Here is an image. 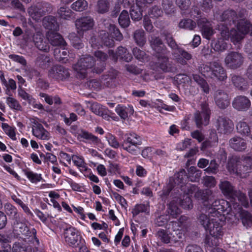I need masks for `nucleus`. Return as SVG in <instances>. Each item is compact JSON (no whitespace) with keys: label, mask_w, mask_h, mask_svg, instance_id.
Segmentation results:
<instances>
[{"label":"nucleus","mask_w":252,"mask_h":252,"mask_svg":"<svg viewBox=\"0 0 252 252\" xmlns=\"http://www.w3.org/2000/svg\"><path fill=\"white\" fill-rule=\"evenodd\" d=\"M195 196L202 201V210L205 211L204 213L198 215L197 220L206 230L214 221L213 220L215 219L213 215H215L214 212H218L220 215L227 211L228 202L218 199L215 192L210 189L198 190L196 192Z\"/></svg>","instance_id":"obj_1"},{"label":"nucleus","mask_w":252,"mask_h":252,"mask_svg":"<svg viewBox=\"0 0 252 252\" xmlns=\"http://www.w3.org/2000/svg\"><path fill=\"white\" fill-rule=\"evenodd\" d=\"M226 168L231 174H235L241 178H246L252 171V158L233 157L229 158Z\"/></svg>","instance_id":"obj_2"},{"label":"nucleus","mask_w":252,"mask_h":252,"mask_svg":"<svg viewBox=\"0 0 252 252\" xmlns=\"http://www.w3.org/2000/svg\"><path fill=\"white\" fill-rule=\"evenodd\" d=\"M214 213L215 215H213L215 217V219L213 220L214 221L206 229L207 231L209 232L211 237L206 238L205 243L210 247L218 246L223 235L222 226L224 224L223 221V219L224 218V216L222 214L219 215L218 212Z\"/></svg>","instance_id":"obj_3"},{"label":"nucleus","mask_w":252,"mask_h":252,"mask_svg":"<svg viewBox=\"0 0 252 252\" xmlns=\"http://www.w3.org/2000/svg\"><path fill=\"white\" fill-rule=\"evenodd\" d=\"M199 72L206 77L219 81H223L227 78L226 72L218 62H212L209 64H201L198 68Z\"/></svg>","instance_id":"obj_4"},{"label":"nucleus","mask_w":252,"mask_h":252,"mask_svg":"<svg viewBox=\"0 0 252 252\" xmlns=\"http://www.w3.org/2000/svg\"><path fill=\"white\" fill-rule=\"evenodd\" d=\"M12 226L15 236L17 238L22 236L27 238H31V241L34 246L36 247L39 245V241L36 236V230L35 228L30 229L24 222L20 220V218L14 220Z\"/></svg>","instance_id":"obj_5"},{"label":"nucleus","mask_w":252,"mask_h":252,"mask_svg":"<svg viewBox=\"0 0 252 252\" xmlns=\"http://www.w3.org/2000/svg\"><path fill=\"white\" fill-rule=\"evenodd\" d=\"M166 40L168 45L171 49V54L175 62L182 65H187V61L192 59V55L182 48L180 47L171 36L167 35Z\"/></svg>","instance_id":"obj_6"},{"label":"nucleus","mask_w":252,"mask_h":252,"mask_svg":"<svg viewBox=\"0 0 252 252\" xmlns=\"http://www.w3.org/2000/svg\"><path fill=\"white\" fill-rule=\"evenodd\" d=\"M122 142V148L130 154L137 155L140 151L139 146L142 142L140 137L134 133L126 134Z\"/></svg>","instance_id":"obj_7"},{"label":"nucleus","mask_w":252,"mask_h":252,"mask_svg":"<svg viewBox=\"0 0 252 252\" xmlns=\"http://www.w3.org/2000/svg\"><path fill=\"white\" fill-rule=\"evenodd\" d=\"M95 61L92 56L85 55L80 59L78 62L73 66L74 69L80 74V77H85L87 70L93 69Z\"/></svg>","instance_id":"obj_8"},{"label":"nucleus","mask_w":252,"mask_h":252,"mask_svg":"<svg viewBox=\"0 0 252 252\" xmlns=\"http://www.w3.org/2000/svg\"><path fill=\"white\" fill-rule=\"evenodd\" d=\"M53 10V6L51 3L44 2L31 6L28 8V12L32 18L36 19L51 12Z\"/></svg>","instance_id":"obj_9"},{"label":"nucleus","mask_w":252,"mask_h":252,"mask_svg":"<svg viewBox=\"0 0 252 252\" xmlns=\"http://www.w3.org/2000/svg\"><path fill=\"white\" fill-rule=\"evenodd\" d=\"M201 111H197L194 114V120L197 127L199 128L202 125H207L210 118V109L208 104L206 101L201 102Z\"/></svg>","instance_id":"obj_10"},{"label":"nucleus","mask_w":252,"mask_h":252,"mask_svg":"<svg viewBox=\"0 0 252 252\" xmlns=\"http://www.w3.org/2000/svg\"><path fill=\"white\" fill-rule=\"evenodd\" d=\"M244 63V57L241 53L237 52H230L226 56L224 63L226 66L233 69L241 66Z\"/></svg>","instance_id":"obj_11"},{"label":"nucleus","mask_w":252,"mask_h":252,"mask_svg":"<svg viewBox=\"0 0 252 252\" xmlns=\"http://www.w3.org/2000/svg\"><path fill=\"white\" fill-rule=\"evenodd\" d=\"M64 237L65 242L73 248L78 247L81 242V237L73 227H69L64 230Z\"/></svg>","instance_id":"obj_12"},{"label":"nucleus","mask_w":252,"mask_h":252,"mask_svg":"<svg viewBox=\"0 0 252 252\" xmlns=\"http://www.w3.org/2000/svg\"><path fill=\"white\" fill-rule=\"evenodd\" d=\"M215 127L219 133L228 134L233 131L234 125L229 118L219 117L216 121Z\"/></svg>","instance_id":"obj_13"},{"label":"nucleus","mask_w":252,"mask_h":252,"mask_svg":"<svg viewBox=\"0 0 252 252\" xmlns=\"http://www.w3.org/2000/svg\"><path fill=\"white\" fill-rule=\"evenodd\" d=\"M158 59L157 66L164 72H176L177 68L176 65L169 61L168 57L165 55H157Z\"/></svg>","instance_id":"obj_14"},{"label":"nucleus","mask_w":252,"mask_h":252,"mask_svg":"<svg viewBox=\"0 0 252 252\" xmlns=\"http://www.w3.org/2000/svg\"><path fill=\"white\" fill-rule=\"evenodd\" d=\"M67 68L59 65H55L48 70V77L57 80H63L69 76Z\"/></svg>","instance_id":"obj_15"},{"label":"nucleus","mask_w":252,"mask_h":252,"mask_svg":"<svg viewBox=\"0 0 252 252\" xmlns=\"http://www.w3.org/2000/svg\"><path fill=\"white\" fill-rule=\"evenodd\" d=\"M232 207L235 212L239 214L244 226L247 228L252 226V215L248 211L243 209L237 203H233Z\"/></svg>","instance_id":"obj_16"},{"label":"nucleus","mask_w":252,"mask_h":252,"mask_svg":"<svg viewBox=\"0 0 252 252\" xmlns=\"http://www.w3.org/2000/svg\"><path fill=\"white\" fill-rule=\"evenodd\" d=\"M108 54L115 62H117L119 58L126 62L131 61L132 59L131 55L127 49L122 46H120L117 48L116 53H115L112 50H109Z\"/></svg>","instance_id":"obj_17"},{"label":"nucleus","mask_w":252,"mask_h":252,"mask_svg":"<svg viewBox=\"0 0 252 252\" xmlns=\"http://www.w3.org/2000/svg\"><path fill=\"white\" fill-rule=\"evenodd\" d=\"M149 41L152 48L157 55H166L167 53V49L159 37L151 36Z\"/></svg>","instance_id":"obj_18"},{"label":"nucleus","mask_w":252,"mask_h":252,"mask_svg":"<svg viewBox=\"0 0 252 252\" xmlns=\"http://www.w3.org/2000/svg\"><path fill=\"white\" fill-rule=\"evenodd\" d=\"M35 46L40 51L47 53L50 50L48 42L44 39L42 33L39 32H35L32 37Z\"/></svg>","instance_id":"obj_19"},{"label":"nucleus","mask_w":252,"mask_h":252,"mask_svg":"<svg viewBox=\"0 0 252 252\" xmlns=\"http://www.w3.org/2000/svg\"><path fill=\"white\" fill-rule=\"evenodd\" d=\"M219 188L222 194L230 199L236 190L233 184L227 180H220Z\"/></svg>","instance_id":"obj_20"},{"label":"nucleus","mask_w":252,"mask_h":252,"mask_svg":"<svg viewBox=\"0 0 252 252\" xmlns=\"http://www.w3.org/2000/svg\"><path fill=\"white\" fill-rule=\"evenodd\" d=\"M46 36L48 41L52 46L64 47L66 45V43L62 36L57 32L49 31L46 34Z\"/></svg>","instance_id":"obj_21"},{"label":"nucleus","mask_w":252,"mask_h":252,"mask_svg":"<svg viewBox=\"0 0 252 252\" xmlns=\"http://www.w3.org/2000/svg\"><path fill=\"white\" fill-rule=\"evenodd\" d=\"M233 107L239 111H246L251 106V101L245 96L239 95L236 97L232 102Z\"/></svg>","instance_id":"obj_22"},{"label":"nucleus","mask_w":252,"mask_h":252,"mask_svg":"<svg viewBox=\"0 0 252 252\" xmlns=\"http://www.w3.org/2000/svg\"><path fill=\"white\" fill-rule=\"evenodd\" d=\"M94 56L100 62V65H95L92 71L96 73H100L103 71L105 68V61L108 59L107 54L101 51L97 50L94 53Z\"/></svg>","instance_id":"obj_23"},{"label":"nucleus","mask_w":252,"mask_h":252,"mask_svg":"<svg viewBox=\"0 0 252 252\" xmlns=\"http://www.w3.org/2000/svg\"><path fill=\"white\" fill-rule=\"evenodd\" d=\"M94 20L90 16L81 17L75 22V25L78 32L86 31L91 29L94 26Z\"/></svg>","instance_id":"obj_24"},{"label":"nucleus","mask_w":252,"mask_h":252,"mask_svg":"<svg viewBox=\"0 0 252 252\" xmlns=\"http://www.w3.org/2000/svg\"><path fill=\"white\" fill-rule=\"evenodd\" d=\"M237 200L239 203H240L244 207L247 208L249 206V201L245 193L239 190H236L233 195V197L230 198L231 204L230 205L228 204L226 207H230V210H232L233 209L232 207L233 203H237V205L240 206L239 204L236 202Z\"/></svg>","instance_id":"obj_25"},{"label":"nucleus","mask_w":252,"mask_h":252,"mask_svg":"<svg viewBox=\"0 0 252 252\" xmlns=\"http://www.w3.org/2000/svg\"><path fill=\"white\" fill-rule=\"evenodd\" d=\"M229 144L232 149L239 152L244 151L247 148L246 140L237 136L231 138L229 141Z\"/></svg>","instance_id":"obj_26"},{"label":"nucleus","mask_w":252,"mask_h":252,"mask_svg":"<svg viewBox=\"0 0 252 252\" xmlns=\"http://www.w3.org/2000/svg\"><path fill=\"white\" fill-rule=\"evenodd\" d=\"M215 99L216 104L221 109L225 108L229 104L227 94L222 90L216 92Z\"/></svg>","instance_id":"obj_27"},{"label":"nucleus","mask_w":252,"mask_h":252,"mask_svg":"<svg viewBox=\"0 0 252 252\" xmlns=\"http://www.w3.org/2000/svg\"><path fill=\"white\" fill-rule=\"evenodd\" d=\"M230 77L232 83L238 90L245 91L248 89L249 84L244 78L236 74H231Z\"/></svg>","instance_id":"obj_28"},{"label":"nucleus","mask_w":252,"mask_h":252,"mask_svg":"<svg viewBox=\"0 0 252 252\" xmlns=\"http://www.w3.org/2000/svg\"><path fill=\"white\" fill-rule=\"evenodd\" d=\"M238 18L236 12L233 10H227L224 11L220 16V20L226 23V24L234 23Z\"/></svg>","instance_id":"obj_29"},{"label":"nucleus","mask_w":252,"mask_h":252,"mask_svg":"<svg viewBox=\"0 0 252 252\" xmlns=\"http://www.w3.org/2000/svg\"><path fill=\"white\" fill-rule=\"evenodd\" d=\"M32 134L37 138L42 140L48 139V132L44 128L41 124L33 126L32 128Z\"/></svg>","instance_id":"obj_30"},{"label":"nucleus","mask_w":252,"mask_h":252,"mask_svg":"<svg viewBox=\"0 0 252 252\" xmlns=\"http://www.w3.org/2000/svg\"><path fill=\"white\" fill-rule=\"evenodd\" d=\"M43 24L45 28L50 31H57L59 28L56 19L52 16L45 17L43 19Z\"/></svg>","instance_id":"obj_31"},{"label":"nucleus","mask_w":252,"mask_h":252,"mask_svg":"<svg viewBox=\"0 0 252 252\" xmlns=\"http://www.w3.org/2000/svg\"><path fill=\"white\" fill-rule=\"evenodd\" d=\"M198 26L201 29V32L203 37L207 39H210L211 36L213 34L214 32L212 28L210 27L209 22L205 23V20H200L198 23Z\"/></svg>","instance_id":"obj_32"},{"label":"nucleus","mask_w":252,"mask_h":252,"mask_svg":"<svg viewBox=\"0 0 252 252\" xmlns=\"http://www.w3.org/2000/svg\"><path fill=\"white\" fill-rule=\"evenodd\" d=\"M51 63L50 58L43 54L38 55L35 61L36 65L44 69L47 68L50 66Z\"/></svg>","instance_id":"obj_33"},{"label":"nucleus","mask_w":252,"mask_h":252,"mask_svg":"<svg viewBox=\"0 0 252 252\" xmlns=\"http://www.w3.org/2000/svg\"><path fill=\"white\" fill-rule=\"evenodd\" d=\"M110 0H98L95 6V10L99 14H105L109 10Z\"/></svg>","instance_id":"obj_34"},{"label":"nucleus","mask_w":252,"mask_h":252,"mask_svg":"<svg viewBox=\"0 0 252 252\" xmlns=\"http://www.w3.org/2000/svg\"><path fill=\"white\" fill-rule=\"evenodd\" d=\"M133 38L135 42L139 46H143L146 41L144 31L142 29L136 30L133 34Z\"/></svg>","instance_id":"obj_35"},{"label":"nucleus","mask_w":252,"mask_h":252,"mask_svg":"<svg viewBox=\"0 0 252 252\" xmlns=\"http://www.w3.org/2000/svg\"><path fill=\"white\" fill-rule=\"evenodd\" d=\"M78 136L88 140V142L92 144L97 145L100 143V139L96 136L84 130H81L78 133Z\"/></svg>","instance_id":"obj_36"},{"label":"nucleus","mask_w":252,"mask_h":252,"mask_svg":"<svg viewBox=\"0 0 252 252\" xmlns=\"http://www.w3.org/2000/svg\"><path fill=\"white\" fill-rule=\"evenodd\" d=\"M161 6L166 15H172L175 13V7L173 0H162Z\"/></svg>","instance_id":"obj_37"},{"label":"nucleus","mask_w":252,"mask_h":252,"mask_svg":"<svg viewBox=\"0 0 252 252\" xmlns=\"http://www.w3.org/2000/svg\"><path fill=\"white\" fill-rule=\"evenodd\" d=\"M202 175V171L196 167L191 166L188 169V178L193 182L199 181Z\"/></svg>","instance_id":"obj_38"},{"label":"nucleus","mask_w":252,"mask_h":252,"mask_svg":"<svg viewBox=\"0 0 252 252\" xmlns=\"http://www.w3.org/2000/svg\"><path fill=\"white\" fill-rule=\"evenodd\" d=\"M109 32L105 30H101L99 33V37L104 45L112 47L114 45V41L112 37L109 35Z\"/></svg>","instance_id":"obj_39"},{"label":"nucleus","mask_w":252,"mask_h":252,"mask_svg":"<svg viewBox=\"0 0 252 252\" xmlns=\"http://www.w3.org/2000/svg\"><path fill=\"white\" fill-rule=\"evenodd\" d=\"M237 28L245 35L252 29V25L247 20H241L237 24Z\"/></svg>","instance_id":"obj_40"},{"label":"nucleus","mask_w":252,"mask_h":252,"mask_svg":"<svg viewBox=\"0 0 252 252\" xmlns=\"http://www.w3.org/2000/svg\"><path fill=\"white\" fill-rule=\"evenodd\" d=\"M222 38H219L217 40L212 41L211 45L216 51H223L227 49V44Z\"/></svg>","instance_id":"obj_41"},{"label":"nucleus","mask_w":252,"mask_h":252,"mask_svg":"<svg viewBox=\"0 0 252 252\" xmlns=\"http://www.w3.org/2000/svg\"><path fill=\"white\" fill-rule=\"evenodd\" d=\"M6 214L14 220L20 218L17 209L10 203H6L4 205Z\"/></svg>","instance_id":"obj_42"},{"label":"nucleus","mask_w":252,"mask_h":252,"mask_svg":"<svg viewBox=\"0 0 252 252\" xmlns=\"http://www.w3.org/2000/svg\"><path fill=\"white\" fill-rule=\"evenodd\" d=\"M167 213L173 218H176L180 214V209L177 205V200L172 201L168 205Z\"/></svg>","instance_id":"obj_43"},{"label":"nucleus","mask_w":252,"mask_h":252,"mask_svg":"<svg viewBox=\"0 0 252 252\" xmlns=\"http://www.w3.org/2000/svg\"><path fill=\"white\" fill-rule=\"evenodd\" d=\"M118 21L120 25L124 28H126L129 25L130 21L128 13L126 10L122 11L119 16Z\"/></svg>","instance_id":"obj_44"},{"label":"nucleus","mask_w":252,"mask_h":252,"mask_svg":"<svg viewBox=\"0 0 252 252\" xmlns=\"http://www.w3.org/2000/svg\"><path fill=\"white\" fill-rule=\"evenodd\" d=\"M149 16L152 19H158L163 15L162 10L158 5H154L148 10Z\"/></svg>","instance_id":"obj_45"},{"label":"nucleus","mask_w":252,"mask_h":252,"mask_svg":"<svg viewBox=\"0 0 252 252\" xmlns=\"http://www.w3.org/2000/svg\"><path fill=\"white\" fill-rule=\"evenodd\" d=\"M72 158L74 165L78 167L81 172L87 170L88 168L83 158L75 155H72Z\"/></svg>","instance_id":"obj_46"},{"label":"nucleus","mask_w":252,"mask_h":252,"mask_svg":"<svg viewBox=\"0 0 252 252\" xmlns=\"http://www.w3.org/2000/svg\"><path fill=\"white\" fill-rule=\"evenodd\" d=\"M193 79L202 88V91L206 94L209 92V87L207 82L203 78L197 74L193 75Z\"/></svg>","instance_id":"obj_47"},{"label":"nucleus","mask_w":252,"mask_h":252,"mask_svg":"<svg viewBox=\"0 0 252 252\" xmlns=\"http://www.w3.org/2000/svg\"><path fill=\"white\" fill-rule=\"evenodd\" d=\"M189 224V218L185 216H181L178 221L172 222L173 227H179L181 229H187Z\"/></svg>","instance_id":"obj_48"},{"label":"nucleus","mask_w":252,"mask_h":252,"mask_svg":"<svg viewBox=\"0 0 252 252\" xmlns=\"http://www.w3.org/2000/svg\"><path fill=\"white\" fill-rule=\"evenodd\" d=\"M245 35L239 30L232 29L230 30V39L234 44L241 41L245 37Z\"/></svg>","instance_id":"obj_49"},{"label":"nucleus","mask_w":252,"mask_h":252,"mask_svg":"<svg viewBox=\"0 0 252 252\" xmlns=\"http://www.w3.org/2000/svg\"><path fill=\"white\" fill-rule=\"evenodd\" d=\"M72 11L66 6L61 7L57 11L59 17L64 20L69 19L72 16Z\"/></svg>","instance_id":"obj_50"},{"label":"nucleus","mask_w":252,"mask_h":252,"mask_svg":"<svg viewBox=\"0 0 252 252\" xmlns=\"http://www.w3.org/2000/svg\"><path fill=\"white\" fill-rule=\"evenodd\" d=\"M188 176L187 175L186 172L184 169H181L178 173L175 174L174 181L173 182L174 185L175 184H185L187 181Z\"/></svg>","instance_id":"obj_51"},{"label":"nucleus","mask_w":252,"mask_h":252,"mask_svg":"<svg viewBox=\"0 0 252 252\" xmlns=\"http://www.w3.org/2000/svg\"><path fill=\"white\" fill-rule=\"evenodd\" d=\"M179 27L180 28L192 30L196 27V23L190 19H183L180 22Z\"/></svg>","instance_id":"obj_52"},{"label":"nucleus","mask_w":252,"mask_h":252,"mask_svg":"<svg viewBox=\"0 0 252 252\" xmlns=\"http://www.w3.org/2000/svg\"><path fill=\"white\" fill-rule=\"evenodd\" d=\"M88 2L85 0H77L73 2L71 8L76 11H82L87 9Z\"/></svg>","instance_id":"obj_53"},{"label":"nucleus","mask_w":252,"mask_h":252,"mask_svg":"<svg viewBox=\"0 0 252 252\" xmlns=\"http://www.w3.org/2000/svg\"><path fill=\"white\" fill-rule=\"evenodd\" d=\"M24 173L29 180L32 183H36L42 179L40 174L34 173L29 170H25Z\"/></svg>","instance_id":"obj_54"},{"label":"nucleus","mask_w":252,"mask_h":252,"mask_svg":"<svg viewBox=\"0 0 252 252\" xmlns=\"http://www.w3.org/2000/svg\"><path fill=\"white\" fill-rule=\"evenodd\" d=\"M116 112L120 116V117L125 120L128 116V111L129 110V113L132 114L133 113V110L131 109L130 108H126V107L118 105L116 108Z\"/></svg>","instance_id":"obj_55"},{"label":"nucleus","mask_w":252,"mask_h":252,"mask_svg":"<svg viewBox=\"0 0 252 252\" xmlns=\"http://www.w3.org/2000/svg\"><path fill=\"white\" fill-rule=\"evenodd\" d=\"M143 9L137 7L133 6L131 7L130 11V14L131 19L135 21H138L142 17V11Z\"/></svg>","instance_id":"obj_56"},{"label":"nucleus","mask_w":252,"mask_h":252,"mask_svg":"<svg viewBox=\"0 0 252 252\" xmlns=\"http://www.w3.org/2000/svg\"><path fill=\"white\" fill-rule=\"evenodd\" d=\"M132 53L135 58L140 61L144 62L148 60V56L146 53L137 47L133 49Z\"/></svg>","instance_id":"obj_57"},{"label":"nucleus","mask_w":252,"mask_h":252,"mask_svg":"<svg viewBox=\"0 0 252 252\" xmlns=\"http://www.w3.org/2000/svg\"><path fill=\"white\" fill-rule=\"evenodd\" d=\"M6 102L10 108L16 111H22V107L16 99L11 97H7Z\"/></svg>","instance_id":"obj_58"},{"label":"nucleus","mask_w":252,"mask_h":252,"mask_svg":"<svg viewBox=\"0 0 252 252\" xmlns=\"http://www.w3.org/2000/svg\"><path fill=\"white\" fill-rule=\"evenodd\" d=\"M218 28L222 39H224V40H228L230 38V31H229V29L227 26L224 24H220L219 25Z\"/></svg>","instance_id":"obj_59"},{"label":"nucleus","mask_w":252,"mask_h":252,"mask_svg":"<svg viewBox=\"0 0 252 252\" xmlns=\"http://www.w3.org/2000/svg\"><path fill=\"white\" fill-rule=\"evenodd\" d=\"M173 229L174 232L171 233V241L175 243L179 242L180 239H182L183 238L184 234L182 231V229H179L178 228L176 230V227H173Z\"/></svg>","instance_id":"obj_60"},{"label":"nucleus","mask_w":252,"mask_h":252,"mask_svg":"<svg viewBox=\"0 0 252 252\" xmlns=\"http://www.w3.org/2000/svg\"><path fill=\"white\" fill-rule=\"evenodd\" d=\"M174 181V179L173 177L169 178V183L167 185L166 187L163 188L162 190V193L160 194V196L162 197H166L169 195L170 191L174 187V185L173 184V182Z\"/></svg>","instance_id":"obj_61"},{"label":"nucleus","mask_w":252,"mask_h":252,"mask_svg":"<svg viewBox=\"0 0 252 252\" xmlns=\"http://www.w3.org/2000/svg\"><path fill=\"white\" fill-rule=\"evenodd\" d=\"M68 52L64 49L60 50V49L56 48L54 52V55L55 58L59 61H61L66 58Z\"/></svg>","instance_id":"obj_62"},{"label":"nucleus","mask_w":252,"mask_h":252,"mask_svg":"<svg viewBox=\"0 0 252 252\" xmlns=\"http://www.w3.org/2000/svg\"><path fill=\"white\" fill-rule=\"evenodd\" d=\"M106 138L110 146L115 149H118L120 147V144L114 135L111 133H108L106 135Z\"/></svg>","instance_id":"obj_63"},{"label":"nucleus","mask_w":252,"mask_h":252,"mask_svg":"<svg viewBox=\"0 0 252 252\" xmlns=\"http://www.w3.org/2000/svg\"><path fill=\"white\" fill-rule=\"evenodd\" d=\"M219 164L215 159L211 160L209 166L204 170L209 174H216L218 171Z\"/></svg>","instance_id":"obj_64"}]
</instances>
